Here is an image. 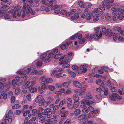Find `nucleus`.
<instances>
[{"label": "nucleus", "instance_id": "obj_24", "mask_svg": "<svg viewBox=\"0 0 124 124\" xmlns=\"http://www.w3.org/2000/svg\"><path fill=\"white\" fill-rule=\"evenodd\" d=\"M106 20L107 21H109L111 20L112 18V16L110 14L106 13L105 16Z\"/></svg>", "mask_w": 124, "mask_h": 124}, {"label": "nucleus", "instance_id": "obj_32", "mask_svg": "<svg viewBox=\"0 0 124 124\" xmlns=\"http://www.w3.org/2000/svg\"><path fill=\"white\" fill-rule=\"evenodd\" d=\"M103 95L101 94V93L99 94L96 95L95 97L97 100L98 101H100L102 98V97Z\"/></svg>", "mask_w": 124, "mask_h": 124}, {"label": "nucleus", "instance_id": "obj_53", "mask_svg": "<svg viewBox=\"0 0 124 124\" xmlns=\"http://www.w3.org/2000/svg\"><path fill=\"white\" fill-rule=\"evenodd\" d=\"M78 68V67L76 65H73L72 67V69L74 70H77Z\"/></svg>", "mask_w": 124, "mask_h": 124}, {"label": "nucleus", "instance_id": "obj_60", "mask_svg": "<svg viewBox=\"0 0 124 124\" xmlns=\"http://www.w3.org/2000/svg\"><path fill=\"white\" fill-rule=\"evenodd\" d=\"M77 37V33L73 35L71 37L70 39H71L73 40Z\"/></svg>", "mask_w": 124, "mask_h": 124}, {"label": "nucleus", "instance_id": "obj_51", "mask_svg": "<svg viewBox=\"0 0 124 124\" xmlns=\"http://www.w3.org/2000/svg\"><path fill=\"white\" fill-rule=\"evenodd\" d=\"M85 40V38H83L82 39H80L79 41V43L80 44H83Z\"/></svg>", "mask_w": 124, "mask_h": 124}, {"label": "nucleus", "instance_id": "obj_11", "mask_svg": "<svg viewBox=\"0 0 124 124\" xmlns=\"http://www.w3.org/2000/svg\"><path fill=\"white\" fill-rule=\"evenodd\" d=\"M49 55L51 58H54V59H56L59 58L62 55V54H54L53 52L49 53Z\"/></svg>", "mask_w": 124, "mask_h": 124}, {"label": "nucleus", "instance_id": "obj_47", "mask_svg": "<svg viewBox=\"0 0 124 124\" xmlns=\"http://www.w3.org/2000/svg\"><path fill=\"white\" fill-rule=\"evenodd\" d=\"M48 87L49 88L50 90L51 91L54 90L55 88V86H54L51 85H48Z\"/></svg>", "mask_w": 124, "mask_h": 124}, {"label": "nucleus", "instance_id": "obj_44", "mask_svg": "<svg viewBox=\"0 0 124 124\" xmlns=\"http://www.w3.org/2000/svg\"><path fill=\"white\" fill-rule=\"evenodd\" d=\"M96 83L97 85H100L103 83V81L101 79H99L97 80L96 81Z\"/></svg>", "mask_w": 124, "mask_h": 124}, {"label": "nucleus", "instance_id": "obj_6", "mask_svg": "<svg viewBox=\"0 0 124 124\" xmlns=\"http://www.w3.org/2000/svg\"><path fill=\"white\" fill-rule=\"evenodd\" d=\"M49 4V6L51 7V9L52 10H54L56 9L58 7V6L56 5L57 1L56 0H50Z\"/></svg>", "mask_w": 124, "mask_h": 124}, {"label": "nucleus", "instance_id": "obj_57", "mask_svg": "<svg viewBox=\"0 0 124 124\" xmlns=\"http://www.w3.org/2000/svg\"><path fill=\"white\" fill-rule=\"evenodd\" d=\"M50 120L51 121V124H54L57 121L56 119L54 118H52L51 119H50Z\"/></svg>", "mask_w": 124, "mask_h": 124}, {"label": "nucleus", "instance_id": "obj_50", "mask_svg": "<svg viewBox=\"0 0 124 124\" xmlns=\"http://www.w3.org/2000/svg\"><path fill=\"white\" fill-rule=\"evenodd\" d=\"M63 65H62V67L63 68H69L70 67V65L67 63H64L63 62Z\"/></svg>", "mask_w": 124, "mask_h": 124}, {"label": "nucleus", "instance_id": "obj_52", "mask_svg": "<svg viewBox=\"0 0 124 124\" xmlns=\"http://www.w3.org/2000/svg\"><path fill=\"white\" fill-rule=\"evenodd\" d=\"M20 91V89L19 88H16L15 90V93L16 94H18Z\"/></svg>", "mask_w": 124, "mask_h": 124}, {"label": "nucleus", "instance_id": "obj_2", "mask_svg": "<svg viewBox=\"0 0 124 124\" xmlns=\"http://www.w3.org/2000/svg\"><path fill=\"white\" fill-rule=\"evenodd\" d=\"M99 27H97L95 30V34H93L89 35V34H86L85 35V37L88 39H92L94 38L96 39H98L100 37H101L102 34L101 31H100L99 29Z\"/></svg>", "mask_w": 124, "mask_h": 124}, {"label": "nucleus", "instance_id": "obj_35", "mask_svg": "<svg viewBox=\"0 0 124 124\" xmlns=\"http://www.w3.org/2000/svg\"><path fill=\"white\" fill-rule=\"evenodd\" d=\"M78 4L80 7L82 8H84L85 7L84 3L82 1H79L78 2Z\"/></svg>", "mask_w": 124, "mask_h": 124}, {"label": "nucleus", "instance_id": "obj_9", "mask_svg": "<svg viewBox=\"0 0 124 124\" xmlns=\"http://www.w3.org/2000/svg\"><path fill=\"white\" fill-rule=\"evenodd\" d=\"M63 59V60L62 61H60L59 63V64L60 65H62L63 64L64 62V63H67L68 62L69 59L68 57V56L67 55H64L62 58L59 59V61L61 60H62Z\"/></svg>", "mask_w": 124, "mask_h": 124}, {"label": "nucleus", "instance_id": "obj_54", "mask_svg": "<svg viewBox=\"0 0 124 124\" xmlns=\"http://www.w3.org/2000/svg\"><path fill=\"white\" fill-rule=\"evenodd\" d=\"M70 121V119H68L66 120L63 124H71Z\"/></svg>", "mask_w": 124, "mask_h": 124}, {"label": "nucleus", "instance_id": "obj_23", "mask_svg": "<svg viewBox=\"0 0 124 124\" xmlns=\"http://www.w3.org/2000/svg\"><path fill=\"white\" fill-rule=\"evenodd\" d=\"M24 86L27 89V88H31L33 86L31 82H27L25 84Z\"/></svg>", "mask_w": 124, "mask_h": 124}, {"label": "nucleus", "instance_id": "obj_48", "mask_svg": "<svg viewBox=\"0 0 124 124\" xmlns=\"http://www.w3.org/2000/svg\"><path fill=\"white\" fill-rule=\"evenodd\" d=\"M118 37V35L116 34V33H114L113 34V38L114 40H116L117 39V38Z\"/></svg>", "mask_w": 124, "mask_h": 124}, {"label": "nucleus", "instance_id": "obj_28", "mask_svg": "<svg viewBox=\"0 0 124 124\" xmlns=\"http://www.w3.org/2000/svg\"><path fill=\"white\" fill-rule=\"evenodd\" d=\"M79 16L78 13H76L74 15V16H72L71 17V19L72 20H74V19H78Z\"/></svg>", "mask_w": 124, "mask_h": 124}, {"label": "nucleus", "instance_id": "obj_42", "mask_svg": "<svg viewBox=\"0 0 124 124\" xmlns=\"http://www.w3.org/2000/svg\"><path fill=\"white\" fill-rule=\"evenodd\" d=\"M21 106L19 104H15L12 106V108L14 109H16L20 107Z\"/></svg>", "mask_w": 124, "mask_h": 124}, {"label": "nucleus", "instance_id": "obj_29", "mask_svg": "<svg viewBox=\"0 0 124 124\" xmlns=\"http://www.w3.org/2000/svg\"><path fill=\"white\" fill-rule=\"evenodd\" d=\"M79 104V101H74L73 106H72L73 108H77Z\"/></svg>", "mask_w": 124, "mask_h": 124}, {"label": "nucleus", "instance_id": "obj_16", "mask_svg": "<svg viewBox=\"0 0 124 124\" xmlns=\"http://www.w3.org/2000/svg\"><path fill=\"white\" fill-rule=\"evenodd\" d=\"M7 98V95L6 93H5L2 90L1 91L0 98L6 100Z\"/></svg>", "mask_w": 124, "mask_h": 124}, {"label": "nucleus", "instance_id": "obj_10", "mask_svg": "<svg viewBox=\"0 0 124 124\" xmlns=\"http://www.w3.org/2000/svg\"><path fill=\"white\" fill-rule=\"evenodd\" d=\"M79 88H80V89L75 90V93L79 95H82L85 91L86 89L85 88L82 87V86Z\"/></svg>", "mask_w": 124, "mask_h": 124}, {"label": "nucleus", "instance_id": "obj_19", "mask_svg": "<svg viewBox=\"0 0 124 124\" xmlns=\"http://www.w3.org/2000/svg\"><path fill=\"white\" fill-rule=\"evenodd\" d=\"M51 111V109L47 108L46 109H43L42 110V113H43V114L44 115H48V113L50 112Z\"/></svg>", "mask_w": 124, "mask_h": 124}, {"label": "nucleus", "instance_id": "obj_21", "mask_svg": "<svg viewBox=\"0 0 124 124\" xmlns=\"http://www.w3.org/2000/svg\"><path fill=\"white\" fill-rule=\"evenodd\" d=\"M105 33L109 37H111L112 35V33L111 32V30L109 28L107 29L106 30V32Z\"/></svg>", "mask_w": 124, "mask_h": 124}, {"label": "nucleus", "instance_id": "obj_4", "mask_svg": "<svg viewBox=\"0 0 124 124\" xmlns=\"http://www.w3.org/2000/svg\"><path fill=\"white\" fill-rule=\"evenodd\" d=\"M111 5L109 4L107 1H104L102 3V5L99 6V9L101 10H105V8L109 9L111 7Z\"/></svg>", "mask_w": 124, "mask_h": 124}, {"label": "nucleus", "instance_id": "obj_64", "mask_svg": "<svg viewBox=\"0 0 124 124\" xmlns=\"http://www.w3.org/2000/svg\"><path fill=\"white\" fill-rule=\"evenodd\" d=\"M101 90V91L104 90L105 89V87L103 85H101L99 86Z\"/></svg>", "mask_w": 124, "mask_h": 124}, {"label": "nucleus", "instance_id": "obj_62", "mask_svg": "<svg viewBox=\"0 0 124 124\" xmlns=\"http://www.w3.org/2000/svg\"><path fill=\"white\" fill-rule=\"evenodd\" d=\"M66 46H67L66 44H62L60 48L64 50L65 49Z\"/></svg>", "mask_w": 124, "mask_h": 124}, {"label": "nucleus", "instance_id": "obj_3", "mask_svg": "<svg viewBox=\"0 0 124 124\" xmlns=\"http://www.w3.org/2000/svg\"><path fill=\"white\" fill-rule=\"evenodd\" d=\"M15 6H13L11 9L9 10L8 13L6 14L4 16V17L6 19H10L11 17L12 16L13 18H15L16 17V13Z\"/></svg>", "mask_w": 124, "mask_h": 124}, {"label": "nucleus", "instance_id": "obj_25", "mask_svg": "<svg viewBox=\"0 0 124 124\" xmlns=\"http://www.w3.org/2000/svg\"><path fill=\"white\" fill-rule=\"evenodd\" d=\"M79 69L81 70V71L84 73L87 70V69L85 66L84 65L81 66L79 67Z\"/></svg>", "mask_w": 124, "mask_h": 124}, {"label": "nucleus", "instance_id": "obj_43", "mask_svg": "<svg viewBox=\"0 0 124 124\" xmlns=\"http://www.w3.org/2000/svg\"><path fill=\"white\" fill-rule=\"evenodd\" d=\"M37 88H30L29 89V90L31 93L36 92L37 91Z\"/></svg>", "mask_w": 124, "mask_h": 124}, {"label": "nucleus", "instance_id": "obj_8", "mask_svg": "<svg viewBox=\"0 0 124 124\" xmlns=\"http://www.w3.org/2000/svg\"><path fill=\"white\" fill-rule=\"evenodd\" d=\"M44 101V99L42 98V96L41 95L38 96L35 99L36 102L39 103V106L43 104V103Z\"/></svg>", "mask_w": 124, "mask_h": 124}, {"label": "nucleus", "instance_id": "obj_63", "mask_svg": "<svg viewBox=\"0 0 124 124\" xmlns=\"http://www.w3.org/2000/svg\"><path fill=\"white\" fill-rule=\"evenodd\" d=\"M85 13L86 14L89 13L90 12L89 10V9L87 8H85V10H84Z\"/></svg>", "mask_w": 124, "mask_h": 124}, {"label": "nucleus", "instance_id": "obj_45", "mask_svg": "<svg viewBox=\"0 0 124 124\" xmlns=\"http://www.w3.org/2000/svg\"><path fill=\"white\" fill-rule=\"evenodd\" d=\"M54 99V98L53 97H49L48 98V104H49L52 102Z\"/></svg>", "mask_w": 124, "mask_h": 124}, {"label": "nucleus", "instance_id": "obj_46", "mask_svg": "<svg viewBox=\"0 0 124 124\" xmlns=\"http://www.w3.org/2000/svg\"><path fill=\"white\" fill-rule=\"evenodd\" d=\"M119 16L118 13L117 14H116L115 15L113 16V20L114 21H116L118 18V16Z\"/></svg>", "mask_w": 124, "mask_h": 124}, {"label": "nucleus", "instance_id": "obj_56", "mask_svg": "<svg viewBox=\"0 0 124 124\" xmlns=\"http://www.w3.org/2000/svg\"><path fill=\"white\" fill-rule=\"evenodd\" d=\"M69 83L67 82H64L62 85L63 86L65 87H68V86L69 85Z\"/></svg>", "mask_w": 124, "mask_h": 124}, {"label": "nucleus", "instance_id": "obj_1", "mask_svg": "<svg viewBox=\"0 0 124 124\" xmlns=\"http://www.w3.org/2000/svg\"><path fill=\"white\" fill-rule=\"evenodd\" d=\"M23 3L24 4L23 6V11L21 15L22 17H24L25 15L28 16V15L27 14L30 12L31 14H35V12L32 10L31 7L32 6H33L32 5V4L33 5L32 0H23Z\"/></svg>", "mask_w": 124, "mask_h": 124}, {"label": "nucleus", "instance_id": "obj_61", "mask_svg": "<svg viewBox=\"0 0 124 124\" xmlns=\"http://www.w3.org/2000/svg\"><path fill=\"white\" fill-rule=\"evenodd\" d=\"M98 112V110H94L93 109V110L92 111L90 112V113L92 114H94L97 113Z\"/></svg>", "mask_w": 124, "mask_h": 124}, {"label": "nucleus", "instance_id": "obj_7", "mask_svg": "<svg viewBox=\"0 0 124 124\" xmlns=\"http://www.w3.org/2000/svg\"><path fill=\"white\" fill-rule=\"evenodd\" d=\"M109 97L112 100L114 101H115L116 99L118 100L121 99V96L116 93H113L112 94L110 95Z\"/></svg>", "mask_w": 124, "mask_h": 124}, {"label": "nucleus", "instance_id": "obj_30", "mask_svg": "<svg viewBox=\"0 0 124 124\" xmlns=\"http://www.w3.org/2000/svg\"><path fill=\"white\" fill-rule=\"evenodd\" d=\"M45 118L46 116H42L39 118V122H41V123H43L45 121Z\"/></svg>", "mask_w": 124, "mask_h": 124}, {"label": "nucleus", "instance_id": "obj_55", "mask_svg": "<svg viewBox=\"0 0 124 124\" xmlns=\"http://www.w3.org/2000/svg\"><path fill=\"white\" fill-rule=\"evenodd\" d=\"M13 93L11 91H9L8 92V96L9 98L10 97H12L13 96Z\"/></svg>", "mask_w": 124, "mask_h": 124}, {"label": "nucleus", "instance_id": "obj_5", "mask_svg": "<svg viewBox=\"0 0 124 124\" xmlns=\"http://www.w3.org/2000/svg\"><path fill=\"white\" fill-rule=\"evenodd\" d=\"M50 57L49 53L47 55L46 53H44L42 54L40 56V58L45 63H47L49 62L50 61Z\"/></svg>", "mask_w": 124, "mask_h": 124}, {"label": "nucleus", "instance_id": "obj_59", "mask_svg": "<svg viewBox=\"0 0 124 124\" xmlns=\"http://www.w3.org/2000/svg\"><path fill=\"white\" fill-rule=\"evenodd\" d=\"M15 97L14 96H13L11 97V103H13L15 102Z\"/></svg>", "mask_w": 124, "mask_h": 124}, {"label": "nucleus", "instance_id": "obj_12", "mask_svg": "<svg viewBox=\"0 0 124 124\" xmlns=\"http://www.w3.org/2000/svg\"><path fill=\"white\" fill-rule=\"evenodd\" d=\"M2 2L1 3V4L4 6L1 7L3 8H6V6L10 5L11 3L7 0H1Z\"/></svg>", "mask_w": 124, "mask_h": 124}, {"label": "nucleus", "instance_id": "obj_15", "mask_svg": "<svg viewBox=\"0 0 124 124\" xmlns=\"http://www.w3.org/2000/svg\"><path fill=\"white\" fill-rule=\"evenodd\" d=\"M114 28L115 30L119 32L121 34L124 35V31H123L121 27L116 26L114 27Z\"/></svg>", "mask_w": 124, "mask_h": 124}, {"label": "nucleus", "instance_id": "obj_40", "mask_svg": "<svg viewBox=\"0 0 124 124\" xmlns=\"http://www.w3.org/2000/svg\"><path fill=\"white\" fill-rule=\"evenodd\" d=\"M82 111L84 113H87L89 111L88 108L84 107L82 110Z\"/></svg>", "mask_w": 124, "mask_h": 124}, {"label": "nucleus", "instance_id": "obj_14", "mask_svg": "<svg viewBox=\"0 0 124 124\" xmlns=\"http://www.w3.org/2000/svg\"><path fill=\"white\" fill-rule=\"evenodd\" d=\"M46 5L45 4L42 6L40 8V10L41 11L45 10L46 11H49V9L48 8L47 3H46Z\"/></svg>", "mask_w": 124, "mask_h": 124}, {"label": "nucleus", "instance_id": "obj_34", "mask_svg": "<svg viewBox=\"0 0 124 124\" xmlns=\"http://www.w3.org/2000/svg\"><path fill=\"white\" fill-rule=\"evenodd\" d=\"M36 119V118L35 117H33L31 119H30L28 121V123L29 124H32L33 122L35 121Z\"/></svg>", "mask_w": 124, "mask_h": 124}, {"label": "nucleus", "instance_id": "obj_13", "mask_svg": "<svg viewBox=\"0 0 124 124\" xmlns=\"http://www.w3.org/2000/svg\"><path fill=\"white\" fill-rule=\"evenodd\" d=\"M67 106L70 109H73L72 106L71 105L72 100L70 98H68L67 100Z\"/></svg>", "mask_w": 124, "mask_h": 124}, {"label": "nucleus", "instance_id": "obj_18", "mask_svg": "<svg viewBox=\"0 0 124 124\" xmlns=\"http://www.w3.org/2000/svg\"><path fill=\"white\" fill-rule=\"evenodd\" d=\"M73 84L75 86L78 88H80L82 87L81 84L77 81H74Z\"/></svg>", "mask_w": 124, "mask_h": 124}, {"label": "nucleus", "instance_id": "obj_39", "mask_svg": "<svg viewBox=\"0 0 124 124\" xmlns=\"http://www.w3.org/2000/svg\"><path fill=\"white\" fill-rule=\"evenodd\" d=\"M91 13L86 14L85 16L86 19L87 20H89L91 18Z\"/></svg>", "mask_w": 124, "mask_h": 124}, {"label": "nucleus", "instance_id": "obj_31", "mask_svg": "<svg viewBox=\"0 0 124 124\" xmlns=\"http://www.w3.org/2000/svg\"><path fill=\"white\" fill-rule=\"evenodd\" d=\"M73 99L74 101H79V98L78 95L76 94H75L73 96Z\"/></svg>", "mask_w": 124, "mask_h": 124}, {"label": "nucleus", "instance_id": "obj_36", "mask_svg": "<svg viewBox=\"0 0 124 124\" xmlns=\"http://www.w3.org/2000/svg\"><path fill=\"white\" fill-rule=\"evenodd\" d=\"M17 82L15 79H13L12 83V84L13 86V89H14L16 87V85Z\"/></svg>", "mask_w": 124, "mask_h": 124}, {"label": "nucleus", "instance_id": "obj_38", "mask_svg": "<svg viewBox=\"0 0 124 124\" xmlns=\"http://www.w3.org/2000/svg\"><path fill=\"white\" fill-rule=\"evenodd\" d=\"M17 73L21 74V75H25L27 73V71L26 70H24L23 71H18L17 72Z\"/></svg>", "mask_w": 124, "mask_h": 124}, {"label": "nucleus", "instance_id": "obj_22", "mask_svg": "<svg viewBox=\"0 0 124 124\" xmlns=\"http://www.w3.org/2000/svg\"><path fill=\"white\" fill-rule=\"evenodd\" d=\"M86 119V115L85 114H81L78 117V119L80 121Z\"/></svg>", "mask_w": 124, "mask_h": 124}, {"label": "nucleus", "instance_id": "obj_27", "mask_svg": "<svg viewBox=\"0 0 124 124\" xmlns=\"http://www.w3.org/2000/svg\"><path fill=\"white\" fill-rule=\"evenodd\" d=\"M81 112V111L79 108L76 109L74 112V114L75 115H78Z\"/></svg>", "mask_w": 124, "mask_h": 124}, {"label": "nucleus", "instance_id": "obj_26", "mask_svg": "<svg viewBox=\"0 0 124 124\" xmlns=\"http://www.w3.org/2000/svg\"><path fill=\"white\" fill-rule=\"evenodd\" d=\"M94 15L93 17V20L94 21H96L99 19V16L98 14Z\"/></svg>", "mask_w": 124, "mask_h": 124}, {"label": "nucleus", "instance_id": "obj_41", "mask_svg": "<svg viewBox=\"0 0 124 124\" xmlns=\"http://www.w3.org/2000/svg\"><path fill=\"white\" fill-rule=\"evenodd\" d=\"M36 64L37 67H40L42 66V63L41 61L38 60L36 62Z\"/></svg>", "mask_w": 124, "mask_h": 124}, {"label": "nucleus", "instance_id": "obj_37", "mask_svg": "<svg viewBox=\"0 0 124 124\" xmlns=\"http://www.w3.org/2000/svg\"><path fill=\"white\" fill-rule=\"evenodd\" d=\"M66 103V100L65 99H63L62 100H61L59 104V106L61 107L62 106L65 104Z\"/></svg>", "mask_w": 124, "mask_h": 124}, {"label": "nucleus", "instance_id": "obj_33", "mask_svg": "<svg viewBox=\"0 0 124 124\" xmlns=\"http://www.w3.org/2000/svg\"><path fill=\"white\" fill-rule=\"evenodd\" d=\"M95 102V101H92L90 100H87L86 101V103H85V105H91L93 103H94Z\"/></svg>", "mask_w": 124, "mask_h": 124}, {"label": "nucleus", "instance_id": "obj_17", "mask_svg": "<svg viewBox=\"0 0 124 124\" xmlns=\"http://www.w3.org/2000/svg\"><path fill=\"white\" fill-rule=\"evenodd\" d=\"M53 82V80L51 78H48L45 79L43 82L46 84H47L49 83H51Z\"/></svg>", "mask_w": 124, "mask_h": 124}, {"label": "nucleus", "instance_id": "obj_49", "mask_svg": "<svg viewBox=\"0 0 124 124\" xmlns=\"http://www.w3.org/2000/svg\"><path fill=\"white\" fill-rule=\"evenodd\" d=\"M38 91L39 93L40 94H42L43 92V89L41 87H39L38 88Z\"/></svg>", "mask_w": 124, "mask_h": 124}, {"label": "nucleus", "instance_id": "obj_20", "mask_svg": "<svg viewBox=\"0 0 124 124\" xmlns=\"http://www.w3.org/2000/svg\"><path fill=\"white\" fill-rule=\"evenodd\" d=\"M62 112H63L62 113L61 115V117L63 119H66V117L68 114V112L65 110H63Z\"/></svg>", "mask_w": 124, "mask_h": 124}, {"label": "nucleus", "instance_id": "obj_58", "mask_svg": "<svg viewBox=\"0 0 124 124\" xmlns=\"http://www.w3.org/2000/svg\"><path fill=\"white\" fill-rule=\"evenodd\" d=\"M45 78V76L44 75L42 76L41 77L39 78V81H41V82H43L44 80H43V79Z\"/></svg>", "mask_w": 124, "mask_h": 124}]
</instances>
